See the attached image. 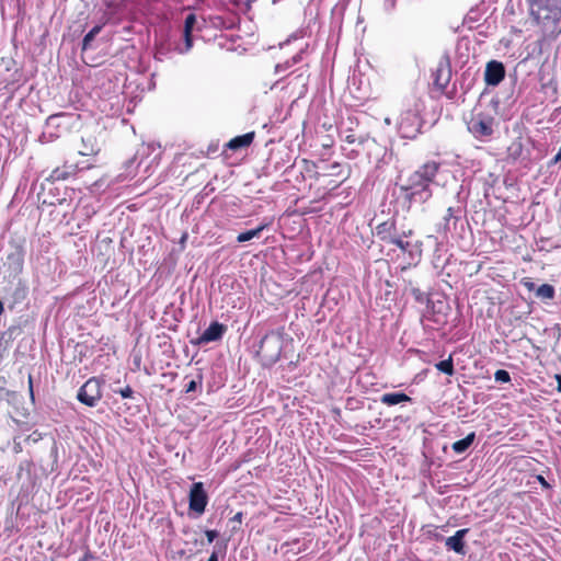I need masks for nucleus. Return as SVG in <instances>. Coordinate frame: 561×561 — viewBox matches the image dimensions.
I'll list each match as a JSON object with an SVG mask.
<instances>
[{
	"instance_id": "40",
	"label": "nucleus",
	"mask_w": 561,
	"mask_h": 561,
	"mask_svg": "<svg viewBox=\"0 0 561 561\" xmlns=\"http://www.w3.org/2000/svg\"><path fill=\"white\" fill-rule=\"evenodd\" d=\"M242 517H243L242 512H238L237 514H234V515L230 518V522H232V523H237V524H241V523H242Z\"/></svg>"
},
{
	"instance_id": "38",
	"label": "nucleus",
	"mask_w": 561,
	"mask_h": 561,
	"mask_svg": "<svg viewBox=\"0 0 561 561\" xmlns=\"http://www.w3.org/2000/svg\"><path fill=\"white\" fill-rule=\"evenodd\" d=\"M196 387H197V381L196 380H191L185 386V392H193V391L196 390Z\"/></svg>"
},
{
	"instance_id": "24",
	"label": "nucleus",
	"mask_w": 561,
	"mask_h": 561,
	"mask_svg": "<svg viewBox=\"0 0 561 561\" xmlns=\"http://www.w3.org/2000/svg\"><path fill=\"white\" fill-rule=\"evenodd\" d=\"M270 221H263L261 225H259L256 228L241 232L237 237V241L239 243H243L247 241H250L254 238H259L262 231H264L270 226Z\"/></svg>"
},
{
	"instance_id": "30",
	"label": "nucleus",
	"mask_w": 561,
	"mask_h": 561,
	"mask_svg": "<svg viewBox=\"0 0 561 561\" xmlns=\"http://www.w3.org/2000/svg\"><path fill=\"white\" fill-rule=\"evenodd\" d=\"M102 25H95L93 26L83 37L82 41V49H89L91 47L92 42L94 41L95 36L101 32Z\"/></svg>"
},
{
	"instance_id": "29",
	"label": "nucleus",
	"mask_w": 561,
	"mask_h": 561,
	"mask_svg": "<svg viewBox=\"0 0 561 561\" xmlns=\"http://www.w3.org/2000/svg\"><path fill=\"white\" fill-rule=\"evenodd\" d=\"M435 367L437 370H439L440 373H444L448 376H453L455 374L454 362H453L451 355H449V357L447 359L440 360L437 364H435Z\"/></svg>"
},
{
	"instance_id": "48",
	"label": "nucleus",
	"mask_w": 561,
	"mask_h": 561,
	"mask_svg": "<svg viewBox=\"0 0 561 561\" xmlns=\"http://www.w3.org/2000/svg\"><path fill=\"white\" fill-rule=\"evenodd\" d=\"M556 379H557V382H558V391L561 392V375H557L556 376Z\"/></svg>"
},
{
	"instance_id": "14",
	"label": "nucleus",
	"mask_w": 561,
	"mask_h": 561,
	"mask_svg": "<svg viewBox=\"0 0 561 561\" xmlns=\"http://www.w3.org/2000/svg\"><path fill=\"white\" fill-rule=\"evenodd\" d=\"M505 66L502 61L490 60L484 70V81L490 87H497L505 78Z\"/></svg>"
},
{
	"instance_id": "11",
	"label": "nucleus",
	"mask_w": 561,
	"mask_h": 561,
	"mask_svg": "<svg viewBox=\"0 0 561 561\" xmlns=\"http://www.w3.org/2000/svg\"><path fill=\"white\" fill-rule=\"evenodd\" d=\"M25 251L19 242H10L9 252L5 256L4 265L11 275L16 276L23 271Z\"/></svg>"
},
{
	"instance_id": "2",
	"label": "nucleus",
	"mask_w": 561,
	"mask_h": 561,
	"mask_svg": "<svg viewBox=\"0 0 561 561\" xmlns=\"http://www.w3.org/2000/svg\"><path fill=\"white\" fill-rule=\"evenodd\" d=\"M531 15L543 37L554 39L561 34V0H528Z\"/></svg>"
},
{
	"instance_id": "26",
	"label": "nucleus",
	"mask_w": 561,
	"mask_h": 561,
	"mask_svg": "<svg viewBox=\"0 0 561 561\" xmlns=\"http://www.w3.org/2000/svg\"><path fill=\"white\" fill-rule=\"evenodd\" d=\"M554 295H556V289L550 284L540 285L539 287H537L536 294H535V296L542 301L552 300L554 298Z\"/></svg>"
},
{
	"instance_id": "44",
	"label": "nucleus",
	"mask_w": 561,
	"mask_h": 561,
	"mask_svg": "<svg viewBox=\"0 0 561 561\" xmlns=\"http://www.w3.org/2000/svg\"><path fill=\"white\" fill-rule=\"evenodd\" d=\"M140 363H141V356L140 355H134V365L137 369L140 368Z\"/></svg>"
},
{
	"instance_id": "25",
	"label": "nucleus",
	"mask_w": 561,
	"mask_h": 561,
	"mask_svg": "<svg viewBox=\"0 0 561 561\" xmlns=\"http://www.w3.org/2000/svg\"><path fill=\"white\" fill-rule=\"evenodd\" d=\"M474 439H476V433L471 432L465 438L455 442L453 444L451 448L456 454H463L470 448V446L473 444Z\"/></svg>"
},
{
	"instance_id": "22",
	"label": "nucleus",
	"mask_w": 561,
	"mask_h": 561,
	"mask_svg": "<svg viewBox=\"0 0 561 561\" xmlns=\"http://www.w3.org/2000/svg\"><path fill=\"white\" fill-rule=\"evenodd\" d=\"M159 149H160V146L154 144V142H151V144H148V145H142L137 150L134 159L128 161V164H133L135 161H137L139 159V161L137 163V167L139 168L144 163V158L145 157L150 156L151 153H153L156 150H159Z\"/></svg>"
},
{
	"instance_id": "34",
	"label": "nucleus",
	"mask_w": 561,
	"mask_h": 561,
	"mask_svg": "<svg viewBox=\"0 0 561 561\" xmlns=\"http://www.w3.org/2000/svg\"><path fill=\"white\" fill-rule=\"evenodd\" d=\"M114 392L116 393H119L122 396L123 399H128V398H131L133 397V389L130 386H126L119 390H114Z\"/></svg>"
},
{
	"instance_id": "42",
	"label": "nucleus",
	"mask_w": 561,
	"mask_h": 561,
	"mask_svg": "<svg viewBox=\"0 0 561 561\" xmlns=\"http://www.w3.org/2000/svg\"><path fill=\"white\" fill-rule=\"evenodd\" d=\"M207 561H219V551L215 548Z\"/></svg>"
},
{
	"instance_id": "21",
	"label": "nucleus",
	"mask_w": 561,
	"mask_h": 561,
	"mask_svg": "<svg viewBox=\"0 0 561 561\" xmlns=\"http://www.w3.org/2000/svg\"><path fill=\"white\" fill-rule=\"evenodd\" d=\"M254 139V131H250L232 138L228 144L227 148L231 150H239L249 147Z\"/></svg>"
},
{
	"instance_id": "27",
	"label": "nucleus",
	"mask_w": 561,
	"mask_h": 561,
	"mask_svg": "<svg viewBox=\"0 0 561 561\" xmlns=\"http://www.w3.org/2000/svg\"><path fill=\"white\" fill-rule=\"evenodd\" d=\"M523 148H524V146H523L520 138H516L507 147V158L513 161L518 160L523 153Z\"/></svg>"
},
{
	"instance_id": "8",
	"label": "nucleus",
	"mask_w": 561,
	"mask_h": 561,
	"mask_svg": "<svg viewBox=\"0 0 561 561\" xmlns=\"http://www.w3.org/2000/svg\"><path fill=\"white\" fill-rule=\"evenodd\" d=\"M209 497L203 482H194L188 492V508L197 516L205 513Z\"/></svg>"
},
{
	"instance_id": "13",
	"label": "nucleus",
	"mask_w": 561,
	"mask_h": 561,
	"mask_svg": "<svg viewBox=\"0 0 561 561\" xmlns=\"http://www.w3.org/2000/svg\"><path fill=\"white\" fill-rule=\"evenodd\" d=\"M197 24V18L194 13H190L184 21V27H183V43H180L175 46V50L179 54H186L188 53L193 47V36L192 33L195 30V26Z\"/></svg>"
},
{
	"instance_id": "49",
	"label": "nucleus",
	"mask_w": 561,
	"mask_h": 561,
	"mask_svg": "<svg viewBox=\"0 0 561 561\" xmlns=\"http://www.w3.org/2000/svg\"><path fill=\"white\" fill-rule=\"evenodd\" d=\"M164 55V53L162 51L161 48L158 49L157 54H156V58L159 59V60H162V56Z\"/></svg>"
},
{
	"instance_id": "1",
	"label": "nucleus",
	"mask_w": 561,
	"mask_h": 561,
	"mask_svg": "<svg viewBox=\"0 0 561 561\" xmlns=\"http://www.w3.org/2000/svg\"><path fill=\"white\" fill-rule=\"evenodd\" d=\"M440 163L427 161L412 172L400 186L401 196L412 204H424L433 196V188L436 185Z\"/></svg>"
},
{
	"instance_id": "16",
	"label": "nucleus",
	"mask_w": 561,
	"mask_h": 561,
	"mask_svg": "<svg viewBox=\"0 0 561 561\" xmlns=\"http://www.w3.org/2000/svg\"><path fill=\"white\" fill-rule=\"evenodd\" d=\"M468 533V528L457 530L454 536L448 537L445 540L446 548L456 553L465 554V537L467 536Z\"/></svg>"
},
{
	"instance_id": "51",
	"label": "nucleus",
	"mask_w": 561,
	"mask_h": 561,
	"mask_svg": "<svg viewBox=\"0 0 561 561\" xmlns=\"http://www.w3.org/2000/svg\"><path fill=\"white\" fill-rule=\"evenodd\" d=\"M187 236L186 234H183L182 239H181V242H184L186 240Z\"/></svg>"
},
{
	"instance_id": "33",
	"label": "nucleus",
	"mask_w": 561,
	"mask_h": 561,
	"mask_svg": "<svg viewBox=\"0 0 561 561\" xmlns=\"http://www.w3.org/2000/svg\"><path fill=\"white\" fill-rule=\"evenodd\" d=\"M494 379L497 382L506 383L511 381V375L505 369H499L494 373Z\"/></svg>"
},
{
	"instance_id": "47",
	"label": "nucleus",
	"mask_w": 561,
	"mask_h": 561,
	"mask_svg": "<svg viewBox=\"0 0 561 561\" xmlns=\"http://www.w3.org/2000/svg\"><path fill=\"white\" fill-rule=\"evenodd\" d=\"M348 158H355L358 154V151L355 149H351L350 152L346 153Z\"/></svg>"
},
{
	"instance_id": "35",
	"label": "nucleus",
	"mask_w": 561,
	"mask_h": 561,
	"mask_svg": "<svg viewBox=\"0 0 561 561\" xmlns=\"http://www.w3.org/2000/svg\"><path fill=\"white\" fill-rule=\"evenodd\" d=\"M522 284H523V285H524V287H525L526 289H528L529 291H535V293H536L537 286H536V284H535L531 279H529V278H524V279H523V282H522Z\"/></svg>"
},
{
	"instance_id": "37",
	"label": "nucleus",
	"mask_w": 561,
	"mask_h": 561,
	"mask_svg": "<svg viewBox=\"0 0 561 561\" xmlns=\"http://www.w3.org/2000/svg\"><path fill=\"white\" fill-rule=\"evenodd\" d=\"M559 162H561V147H560L559 151L556 153V156L548 163V167H552Z\"/></svg>"
},
{
	"instance_id": "18",
	"label": "nucleus",
	"mask_w": 561,
	"mask_h": 561,
	"mask_svg": "<svg viewBox=\"0 0 561 561\" xmlns=\"http://www.w3.org/2000/svg\"><path fill=\"white\" fill-rule=\"evenodd\" d=\"M100 151V146L94 136L88 135L82 136L81 138V147L79 149V153L81 156L91 157L98 154Z\"/></svg>"
},
{
	"instance_id": "7",
	"label": "nucleus",
	"mask_w": 561,
	"mask_h": 561,
	"mask_svg": "<svg viewBox=\"0 0 561 561\" xmlns=\"http://www.w3.org/2000/svg\"><path fill=\"white\" fill-rule=\"evenodd\" d=\"M101 380L96 377L88 379L78 390L77 399L82 404L93 408L102 399Z\"/></svg>"
},
{
	"instance_id": "43",
	"label": "nucleus",
	"mask_w": 561,
	"mask_h": 561,
	"mask_svg": "<svg viewBox=\"0 0 561 561\" xmlns=\"http://www.w3.org/2000/svg\"><path fill=\"white\" fill-rule=\"evenodd\" d=\"M92 559H94V554L88 550L79 561H90Z\"/></svg>"
},
{
	"instance_id": "41",
	"label": "nucleus",
	"mask_w": 561,
	"mask_h": 561,
	"mask_svg": "<svg viewBox=\"0 0 561 561\" xmlns=\"http://www.w3.org/2000/svg\"><path fill=\"white\" fill-rule=\"evenodd\" d=\"M51 178H54L55 180H61V179H66L65 176V173L59 171L58 169H56L53 174H51Z\"/></svg>"
},
{
	"instance_id": "23",
	"label": "nucleus",
	"mask_w": 561,
	"mask_h": 561,
	"mask_svg": "<svg viewBox=\"0 0 561 561\" xmlns=\"http://www.w3.org/2000/svg\"><path fill=\"white\" fill-rule=\"evenodd\" d=\"M307 50L306 48H300L297 54H295L291 58L285 60L284 62L277 64L275 67V72L280 73L283 71L288 70L289 68L294 67L297 64H300L304 59V55Z\"/></svg>"
},
{
	"instance_id": "6",
	"label": "nucleus",
	"mask_w": 561,
	"mask_h": 561,
	"mask_svg": "<svg viewBox=\"0 0 561 561\" xmlns=\"http://www.w3.org/2000/svg\"><path fill=\"white\" fill-rule=\"evenodd\" d=\"M392 244L401 250L409 265H416L421 261L423 243L414 239L412 230L399 233Z\"/></svg>"
},
{
	"instance_id": "39",
	"label": "nucleus",
	"mask_w": 561,
	"mask_h": 561,
	"mask_svg": "<svg viewBox=\"0 0 561 561\" xmlns=\"http://www.w3.org/2000/svg\"><path fill=\"white\" fill-rule=\"evenodd\" d=\"M28 392H30L31 400L34 402L35 396H34V389H33V378L31 375L28 376Z\"/></svg>"
},
{
	"instance_id": "9",
	"label": "nucleus",
	"mask_w": 561,
	"mask_h": 561,
	"mask_svg": "<svg viewBox=\"0 0 561 561\" xmlns=\"http://www.w3.org/2000/svg\"><path fill=\"white\" fill-rule=\"evenodd\" d=\"M70 115L67 113L53 114L47 117L43 133L39 136L42 144H47L59 138V128L69 119Z\"/></svg>"
},
{
	"instance_id": "46",
	"label": "nucleus",
	"mask_w": 561,
	"mask_h": 561,
	"mask_svg": "<svg viewBox=\"0 0 561 561\" xmlns=\"http://www.w3.org/2000/svg\"><path fill=\"white\" fill-rule=\"evenodd\" d=\"M159 157H160V152H158V153H156V154L153 156V158L151 159L150 163L146 167L145 172H147V171H148V168L151 165V163H153V162H156V163H157V160H158V158H159Z\"/></svg>"
},
{
	"instance_id": "32",
	"label": "nucleus",
	"mask_w": 561,
	"mask_h": 561,
	"mask_svg": "<svg viewBox=\"0 0 561 561\" xmlns=\"http://www.w3.org/2000/svg\"><path fill=\"white\" fill-rule=\"evenodd\" d=\"M343 139L348 145L357 144L358 146H362L365 142L364 136H356L354 133H348Z\"/></svg>"
},
{
	"instance_id": "31",
	"label": "nucleus",
	"mask_w": 561,
	"mask_h": 561,
	"mask_svg": "<svg viewBox=\"0 0 561 561\" xmlns=\"http://www.w3.org/2000/svg\"><path fill=\"white\" fill-rule=\"evenodd\" d=\"M398 0H381V10L385 14L391 15L396 12Z\"/></svg>"
},
{
	"instance_id": "20",
	"label": "nucleus",
	"mask_w": 561,
	"mask_h": 561,
	"mask_svg": "<svg viewBox=\"0 0 561 561\" xmlns=\"http://www.w3.org/2000/svg\"><path fill=\"white\" fill-rule=\"evenodd\" d=\"M412 399L404 392H388L380 397V402L388 407L397 405L404 402H411Z\"/></svg>"
},
{
	"instance_id": "12",
	"label": "nucleus",
	"mask_w": 561,
	"mask_h": 561,
	"mask_svg": "<svg viewBox=\"0 0 561 561\" xmlns=\"http://www.w3.org/2000/svg\"><path fill=\"white\" fill-rule=\"evenodd\" d=\"M227 328L218 322L213 321L209 327L195 340H192L193 345L202 346L211 342L220 341L226 332Z\"/></svg>"
},
{
	"instance_id": "19",
	"label": "nucleus",
	"mask_w": 561,
	"mask_h": 561,
	"mask_svg": "<svg viewBox=\"0 0 561 561\" xmlns=\"http://www.w3.org/2000/svg\"><path fill=\"white\" fill-rule=\"evenodd\" d=\"M450 77H451V70H450L448 62H446V64L440 62L435 72V79H434L435 84L440 89H445L450 80Z\"/></svg>"
},
{
	"instance_id": "17",
	"label": "nucleus",
	"mask_w": 561,
	"mask_h": 561,
	"mask_svg": "<svg viewBox=\"0 0 561 561\" xmlns=\"http://www.w3.org/2000/svg\"><path fill=\"white\" fill-rule=\"evenodd\" d=\"M405 290L409 291L416 302L426 305V312L434 311V302L428 298L427 294L422 291L419 287L413 286L412 282H409L405 286Z\"/></svg>"
},
{
	"instance_id": "15",
	"label": "nucleus",
	"mask_w": 561,
	"mask_h": 561,
	"mask_svg": "<svg viewBox=\"0 0 561 561\" xmlns=\"http://www.w3.org/2000/svg\"><path fill=\"white\" fill-rule=\"evenodd\" d=\"M376 236L383 242L392 244L399 236L394 220H386L375 228Z\"/></svg>"
},
{
	"instance_id": "10",
	"label": "nucleus",
	"mask_w": 561,
	"mask_h": 561,
	"mask_svg": "<svg viewBox=\"0 0 561 561\" xmlns=\"http://www.w3.org/2000/svg\"><path fill=\"white\" fill-rule=\"evenodd\" d=\"M421 127L422 119L416 108L408 110L401 114L399 129L403 137H414L420 131Z\"/></svg>"
},
{
	"instance_id": "5",
	"label": "nucleus",
	"mask_w": 561,
	"mask_h": 561,
	"mask_svg": "<svg viewBox=\"0 0 561 561\" xmlns=\"http://www.w3.org/2000/svg\"><path fill=\"white\" fill-rule=\"evenodd\" d=\"M285 336L284 329H277L268 331L262 337L257 354L264 367H272L280 359Z\"/></svg>"
},
{
	"instance_id": "28",
	"label": "nucleus",
	"mask_w": 561,
	"mask_h": 561,
	"mask_svg": "<svg viewBox=\"0 0 561 561\" xmlns=\"http://www.w3.org/2000/svg\"><path fill=\"white\" fill-rule=\"evenodd\" d=\"M105 4V15L108 20H111L115 14H117L124 5L123 0H108L104 2Z\"/></svg>"
},
{
	"instance_id": "50",
	"label": "nucleus",
	"mask_w": 561,
	"mask_h": 561,
	"mask_svg": "<svg viewBox=\"0 0 561 561\" xmlns=\"http://www.w3.org/2000/svg\"><path fill=\"white\" fill-rule=\"evenodd\" d=\"M3 312V304L2 301L0 300V314Z\"/></svg>"
},
{
	"instance_id": "36",
	"label": "nucleus",
	"mask_w": 561,
	"mask_h": 561,
	"mask_svg": "<svg viewBox=\"0 0 561 561\" xmlns=\"http://www.w3.org/2000/svg\"><path fill=\"white\" fill-rule=\"evenodd\" d=\"M205 535H206L208 543H211L218 537L219 534L217 530L207 529V530H205Z\"/></svg>"
},
{
	"instance_id": "45",
	"label": "nucleus",
	"mask_w": 561,
	"mask_h": 561,
	"mask_svg": "<svg viewBox=\"0 0 561 561\" xmlns=\"http://www.w3.org/2000/svg\"><path fill=\"white\" fill-rule=\"evenodd\" d=\"M304 67H305V66H302V67L298 68V69H297V70H295V71H293V72L290 73V76L295 75L297 71H300L299 73H297V75H296V77H295V78H297V79H298V78H302V77H304L305 71H301V70H302V68H304Z\"/></svg>"
},
{
	"instance_id": "3",
	"label": "nucleus",
	"mask_w": 561,
	"mask_h": 561,
	"mask_svg": "<svg viewBox=\"0 0 561 561\" xmlns=\"http://www.w3.org/2000/svg\"><path fill=\"white\" fill-rule=\"evenodd\" d=\"M497 107L499 101L496 99H492L485 107L480 101L473 108L471 117L467 122V127L476 139L485 141L492 137Z\"/></svg>"
},
{
	"instance_id": "4",
	"label": "nucleus",
	"mask_w": 561,
	"mask_h": 561,
	"mask_svg": "<svg viewBox=\"0 0 561 561\" xmlns=\"http://www.w3.org/2000/svg\"><path fill=\"white\" fill-rule=\"evenodd\" d=\"M456 197L458 205L449 206L442 220L436 225V232L444 239H447L449 236L454 237L455 234H459V228L463 230L467 195H463L462 186H460Z\"/></svg>"
}]
</instances>
